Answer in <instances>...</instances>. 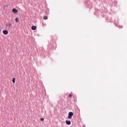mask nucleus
Segmentation results:
<instances>
[{
  "label": "nucleus",
  "mask_w": 127,
  "mask_h": 127,
  "mask_svg": "<svg viewBox=\"0 0 127 127\" xmlns=\"http://www.w3.org/2000/svg\"><path fill=\"white\" fill-rule=\"evenodd\" d=\"M73 115H74V113H73V112H69L68 116V119H69V120L71 119L72 117H73Z\"/></svg>",
  "instance_id": "1"
},
{
  "label": "nucleus",
  "mask_w": 127,
  "mask_h": 127,
  "mask_svg": "<svg viewBox=\"0 0 127 127\" xmlns=\"http://www.w3.org/2000/svg\"><path fill=\"white\" fill-rule=\"evenodd\" d=\"M12 25V24L11 23V22H9L8 23L6 24V26L7 27H9V28H10V26Z\"/></svg>",
  "instance_id": "2"
},
{
  "label": "nucleus",
  "mask_w": 127,
  "mask_h": 127,
  "mask_svg": "<svg viewBox=\"0 0 127 127\" xmlns=\"http://www.w3.org/2000/svg\"><path fill=\"white\" fill-rule=\"evenodd\" d=\"M12 11H13V13H17L18 12V11L15 8H13Z\"/></svg>",
  "instance_id": "3"
},
{
  "label": "nucleus",
  "mask_w": 127,
  "mask_h": 127,
  "mask_svg": "<svg viewBox=\"0 0 127 127\" xmlns=\"http://www.w3.org/2000/svg\"><path fill=\"white\" fill-rule=\"evenodd\" d=\"M65 124H66V125H68V126L71 125V122L69 120H66L65 121Z\"/></svg>",
  "instance_id": "4"
},
{
  "label": "nucleus",
  "mask_w": 127,
  "mask_h": 127,
  "mask_svg": "<svg viewBox=\"0 0 127 127\" xmlns=\"http://www.w3.org/2000/svg\"><path fill=\"white\" fill-rule=\"evenodd\" d=\"M3 34L6 35L8 34V31H7V30H4L2 31Z\"/></svg>",
  "instance_id": "5"
},
{
  "label": "nucleus",
  "mask_w": 127,
  "mask_h": 127,
  "mask_svg": "<svg viewBox=\"0 0 127 127\" xmlns=\"http://www.w3.org/2000/svg\"><path fill=\"white\" fill-rule=\"evenodd\" d=\"M37 28V27L36 26H32L31 27V29L32 30H35Z\"/></svg>",
  "instance_id": "6"
},
{
  "label": "nucleus",
  "mask_w": 127,
  "mask_h": 127,
  "mask_svg": "<svg viewBox=\"0 0 127 127\" xmlns=\"http://www.w3.org/2000/svg\"><path fill=\"white\" fill-rule=\"evenodd\" d=\"M15 20L16 22H18L19 21V19H18V18H16L15 19Z\"/></svg>",
  "instance_id": "7"
},
{
  "label": "nucleus",
  "mask_w": 127,
  "mask_h": 127,
  "mask_svg": "<svg viewBox=\"0 0 127 127\" xmlns=\"http://www.w3.org/2000/svg\"><path fill=\"white\" fill-rule=\"evenodd\" d=\"M43 18H44V19H45V20L48 19V17L47 16H44L43 17Z\"/></svg>",
  "instance_id": "8"
},
{
  "label": "nucleus",
  "mask_w": 127,
  "mask_h": 127,
  "mask_svg": "<svg viewBox=\"0 0 127 127\" xmlns=\"http://www.w3.org/2000/svg\"><path fill=\"white\" fill-rule=\"evenodd\" d=\"M12 82H13V83H15V78H13L12 79Z\"/></svg>",
  "instance_id": "9"
},
{
  "label": "nucleus",
  "mask_w": 127,
  "mask_h": 127,
  "mask_svg": "<svg viewBox=\"0 0 127 127\" xmlns=\"http://www.w3.org/2000/svg\"><path fill=\"white\" fill-rule=\"evenodd\" d=\"M40 121H41V122H43V121H44V118H41Z\"/></svg>",
  "instance_id": "10"
},
{
  "label": "nucleus",
  "mask_w": 127,
  "mask_h": 127,
  "mask_svg": "<svg viewBox=\"0 0 127 127\" xmlns=\"http://www.w3.org/2000/svg\"><path fill=\"white\" fill-rule=\"evenodd\" d=\"M69 98H72V95H71V94H70V95H69Z\"/></svg>",
  "instance_id": "11"
},
{
  "label": "nucleus",
  "mask_w": 127,
  "mask_h": 127,
  "mask_svg": "<svg viewBox=\"0 0 127 127\" xmlns=\"http://www.w3.org/2000/svg\"><path fill=\"white\" fill-rule=\"evenodd\" d=\"M1 31V29H0V31Z\"/></svg>",
  "instance_id": "12"
}]
</instances>
